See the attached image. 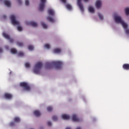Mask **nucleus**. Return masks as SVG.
<instances>
[{
  "mask_svg": "<svg viewBox=\"0 0 129 129\" xmlns=\"http://www.w3.org/2000/svg\"><path fill=\"white\" fill-rule=\"evenodd\" d=\"M63 63L60 61H55L50 62H46V68H51L52 66H54L56 69L59 70L60 68H62V65Z\"/></svg>",
  "mask_w": 129,
  "mask_h": 129,
  "instance_id": "obj_1",
  "label": "nucleus"
},
{
  "mask_svg": "<svg viewBox=\"0 0 129 129\" xmlns=\"http://www.w3.org/2000/svg\"><path fill=\"white\" fill-rule=\"evenodd\" d=\"M42 66H43L42 62H38L36 63L34 67V69H33L34 73H35V74H40Z\"/></svg>",
  "mask_w": 129,
  "mask_h": 129,
  "instance_id": "obj_2",
  "label": "nucleus"
},
{
  "mask_svg": "<svg viewBox=\"0 0 129 129\" xmlns=\"http://www.w3.org/2000/svg\"><path fill=\"white\" fill-rule=\"evenodd\" d=\"M114 20L117 24H121L122 27H124V28L126 27V23H124V22L122 21L120 16H115Z\"/></svg>",
  "mask_w": 129,
  "mask_h": 129,
  "instance_id": "obj_3",
  "label": "nucleus"
},
{
  "mask_svg": "<svg viewBox=\"0 0 129 129\" xmlns=\"http://www.w3.org/2000/svg\"><path fill=\"white\" fill-rule=\"evenodd\" d=\"M21 87H23L24 90L26 91H30L31 90V87L29 86V84L26 82H21L20 83Z\"/></svg>",
  "mask_w": 129,
  "mask_h": 129,
  "instance_id": "obj_4",
  "label": "nucleus"
},
{
  "mask_svg": "<svg viewBox=\"0 0 129 129\" xmlns=\"http://www.w3.org/2000/svg\"><path fill=\"white\" fill-rule=\"evenodd\" d=\"M46 2L47 0H40V4L39 6V10L40 12H43V11H44L45 5L46 4Z\"/></svg>",
  "mask_w": 129,
  "mask_h": 129,
  "instance_id": "obj_5",
  "label": "nucleus"
},
{
  "mask_svg": "<svg viewBox=\"0 0 129 129\" xmlns=\"http://www.w3.org/2000/svg\"><path fill=\"white\" fill-rule=\"evenodd\" d=\"M10 19L11 20L12 24L13 25H16L17 26H19V25H20V22L16 20V16H15V15H11L10 17Z\"/></svg>",
  "mask_w": 129,
  "mask_h": 129,
  "instance_id": "obj_6",
  "label": "nucleus"
},
{
  "mask_svg": "<svg viewBox=\"0 0 129 129\" xmlns=\"http://www.w3.org/2000/svg\"><path fill=\"white\" fill-rule=\"evenodd\" d=\"M3 36L5 38V39H7V40H9L10 43H13L14 42V39L11 38L9 35H8L7 33L4 32L3 33Z\"/></svg>",
  "mask_w": 129,
  "mask_h": 129,
  "instance_id": "obj_7",
  "label": "nucleus"
},
{
  "mask_svg": "<svg viewBox=\"0 0 129 129\" xmlns=\"http://www.w3.org/2000/svg\"><path fill=\"white\" fill-rule=\"evenodd\" d=\"M77 4L81 12L83 13V12H84V8L83 7L82 4H81V0H78Z\"/></svg>",
  "mask_w": 129,
  "mask_h": 129,
  "instance_id": "obj_8",
  "label": "nucleus"
},
{
  "mask_svg": "<svg viewBox=\"0 0 129 129\" xmlns=\"http://www.w3.org/2000/svg\"><path fill=\"white\" fill-rule=\"evenodd\" d=\"M72 120L77 122H79V121H80V119L77 117V115L75 114H73L72 116Z\"/></svg>",
  "mask_w": 129,
  "mask_h": 129,
  "instance_id": "obj_9",
  "label": "nucleus"
},
{
  "mask_svg": "<svg viewBox=\"0 0 129 129\" xmlns=\"http://www.w3.org/2000/svg\"><path fill=\"white\" fill-rule=\"evenodd\" d=\"M95 6L97 9H100V8L101 7V1L100 0H97L96 2Z\"/></svg>",
  "mask_w": 129,
  "mask_h": 129,
  "instance_id": "obj_10",
  "label": "nucleus"
},
{
  "mask_svg": "<svg viewBox=\"0 0 129 129\" xmlns=\"http://www.w3.org/2000/svg\"><path fill=\"white\" fill-rule=\"evenodd\" d=\"M4 96L6 99H11V98L13 97V95L10 93L5 94Z\"/></svg>",
  "mask_w": 129,
  "mask_h": 129,
  "instance_id": "obj_11",
  "label": "nucleus"
},
{
  "mask_svg": "<svg viewBox=\"0 0 129 129\" xmlns=\"http://www.w3.org/2000/svg\"><path fill=\"white\" fill-rule=\"evenodd\" d=\"M61 117H62V119H66L67 120L70 119V116H69L66 114H62Z\"/></svg>",
  "mask_w": 129,
  "mask_h": 129,
  "instance_id": "obj_12",
  "label": "nucleus"
},
{
  "mask_svg": "<svg viewBox=\"0 0 129 129\" xmlns=\"http://www.w3.org/2000/svg\"><path fill=\"white\" fill-rule=\"evenodd\" d=\"M47 13L48 14L50 15V16H55V13L54 12V11H53V10L52 9H48L47 11Z\"/></svg>",
  "mask_w": 129,
  "mask_h": 129,
  "instance_id": "obj_13",
  "label": "nucleus"
},
{
  "mask_svg": "<svg viewBox=\"0 0 129 129\" xmlns=\"http://www.w3.org/2000/svg\"><path fill=\"white\" fill-rule=\"evenodd\" d=\"M33 113H34V115L37 117L40 116V115H41V112H40V111H39V110L34 111Z\"/></svg>",
  "mask_w": 129,
  "mask_h": 129,
  "instance_id": "obj_14",
  "label": "nucleus"
},
{
  "mask_svg": "<svg viewBox=\"0 0 129 129\" xmlns=\"http://www.w3.org/2000/svg\"><path fill=\"white\" fill-rule=\"evenodd\" d=\"M46 20L49 21V22H50V23H54V22H55V20L51 16H48L46 18Z\"/></svg>",
  "mask_w": 129,
  "mask_h": 129,
  "instance_id": "obj_15",
  "label": "nucleus"
},
{
  "mask_svg": "<svg viewBox=\"0 0 129 129\" xmlns=\"http://www.w3.org/2000/svg\"><path fill=\"white\" fill-rule=\"evenodd\" d=\"M28 25H30V26H32V27H37L38 26V24L37 23L34 22V21H31L29 23Z\"/></svg>",
  "mask_w": 129,
  "mask_h": 129,
  "instance_id": "obj_16",
  "label": "nucleus"
},
{
  "mask_svg": "<svg viewBox=\"0 0 129 129\" xmlns=\"http://www.w3.org/2000/svg\"><path fill=\"white\" fill-rule=\"evenodd\" d=\"M122 68L124 69V70H129V64L124 63L123 64Z\"/></svg>",
  "mask_w": 129,
  "mask_h": 129,
  "instance_id": "obj_17",
  "label": "nucleus"
},
{
  "mask_svg": "<svg viewBox=\"0 0 129 129\" xmlns=\"http://www.w3.org/2000/svg\"><path fill=\"white\" fill-rule=\"evenodd\" d=\"M4 4L7 6V7H11V2L8 0L4 1Z\"/></svg>",
  "mask_w": 129,
  "mask_h": 129,
  "instance_id": "obj_18",
  "label": "nucleus"
},
{
  "mask_svg": "<svg viewBox=\"0 0 129 129\" xmlns=\"http://www.w3.org/2000/svg\"><path fill=\"white\" fill-rule=\"evenodd\" d=\"M53 52L54 53H55V54H58V53H60L61 52V49L59 48H55L53 50Z\"/></svg>",
  "mask_w": 129,
  "mask_h": 129,
  "instance_id": "obj_19",
  "label": "nucleus"
},
{
  "mask_svg": "<svg viewBox=\"0 0 129 129\" xmlns=\"http://www.w3.org/2000/svg\"><path fill=\"white\" fill-rule=\"evenodd\" d=\"M88 10L90 12V13H94L95 12L94 8L91 6L89 7Z\"/></svg>",
  "mask_w": 129,
  "mask_h": 129,
  "instance_id": "obj_20",
  "label": "nucleus"
},
{
  "mask_svg": "<svg viewBox=\"0 0 129 129\" xmlns=\"http://www.w3.org/2000/svg\"><path fill=\"white\" fill-rule=\"evenodd\" d=\"M123 29L125 30V32L127 35H129V29H127V24H126V27H123Z\"/></svg>",
  "mask_w": 129,
  "mask_h": 129,
  "instance_id": "obj_21",
  "label": "nucleus"
},
{
  "mask_svg": "<svg viewBox=\"0 0 129 129\" xmlns=\"http://www.w3.org/2000/svg\"><path fill=\"white\" fill-rule=\"evenodd\" d=\"M41 25L43 29H47L48 28V26L43 22H41Z\"/></svg>",
  "mask_w": 129,
  "mask_h": 129,
  "instance_id": "obj_22",
  "label": "nucleus"
},
{
  "mask_svg": "<svg viewBox=\"0 0 129 129\" xmlns=\"http://www.w3.org/2000/svg\"><path fill=\"white\" fill-rule=\"evenodd\" d=\"M11 53H12V54H17V53H18L17 49H14V48L11 49Z\"/></svg>",
  "mask_w": 129,
  "mask_h": 129,
  "instance_id": "obj_23",
  "label": "nucleus"
},
{
  "mask_svg": "<svg viewBox=\"0 0 129 129\" xmlns=\"http://www.w3.org/2000/svg\"><path fill=\"white\" fill-rule=\"evenodd\" d=\"M14 120L15 122H20L21 119L18 117H16L14 118Z\"/></svg>",
  "mask_w": 129,
  "mask_h": 129,
  "instance_id": "obj_24",
  "label": "nucleus"
},
{
  "mask_svg": "<svg viewBox=\"0 0 129 129\" xmlns=\"http://www.w3.org/2000/svg\"><path fill=\"white\" fill-rule=\"evenodd\" d=\"M125 13L126 16H129V8H126L125 9Z\"/></svg>",
  "mask_w": 129,
  "mask_h": 129,
  "instance_id": "obj_25",
  "label": "nucleus"
},
{
  "mask_svg": "<svg viewBox=\"0 0 129 129\" xmlns=\"http://www.w3.org/2000/svg\"><path fill=\"white\" fill-rule=\"evenodd\" d=\"M28 49L30 51H33V50H34V46H33L32 45H28Z\"/></svg>",
  "mask_w": 129,
  "mask_h": 129,
  "instance_id": "obj_26",
  "label": "nucleus"
},
{
  "mask_svg": "<svg viewBox=\"0 0 129 129\" xmlns=\"http://www.w3.org/2000/svg\"><path fill=\"white\" fill-rule=\"evenodd\" d=\"M66 8L67 9H68V10H72V6H71V5L69 4H68L66 5Z\"/></svg>",
  "mask_w": 129,
  "mask_h": 129,
  "instance_id": "obj_27",
  "label": "nucleus"
},
{
  "mask_svg": "<svg viewBox=\"0 0 129 129\" xmlns=\"http://www.w3.org/2000/svg\"><path fill=\"white\" fill-rule=\"evenodd\" d=\"M17 44V46H19V47H23V46H24V43H23L22 42H18Z\"/></svg>",
  "mask_w": 129,
  "mask_h": 129,
  "instance_id": "obj_28",
  "label": "nucleus"
},
{
  "mask_svg": "<svg viewBox=\"0 0 129 129\" xmlns=\"http://www.w3.org/2000/svg\"><path fill=\"white\" fill-rule=\"evenodd\" d=\"M47 111H52V110H53V107H52L51 106H48L47 108Z\"/></svg>",
  "mask_w": 129,
  "mask_h": 129,
  "instance_id": "obj_29",
  "label": "nucleus"
},
{
  "mask_svg": "<svg viewBox=\"0 0 129 129\" xmlns=\"http://www.w3.org/2000/svg\"><path fill=\"white\" fill-rule=\"evenodd\" d=\"M17 29L19 32H21V31H23V28L21 26H17Z\"/></svg>",
  "mask_w": 129,
  "mask_h": 129,
  "instance_id": "obj_30",
  "label": "nucleus"
},
{
  "mask_svg": "<svg viewBox=\"0 0 129 129\" xmlns=\"http://www.w3.org/2000/svg\"><path fill=\"white\" fill-rule=\"evenodd\" d=\"M24 55V52H19L18 53V56H19V57H23Z\"/></svg>",
  "mask_w": 129,
  "mask_h": 129,
  "instance_id": "obj_31",
  "label": "nucleus"
},
{
  "mask_svg": "<svg viewBox=\"0 0 129 129\" xmlns=\"http://www.w3.org/2000/svg\"><path fill=\"white\" fill-rule=\"evenodd\" d=\"M25 65V67L26 68H30V63L29 62H26Z\"/></svg>",
  "mask_w": 129,
  "mask_h": 129,
  "instance_id": "obj_32",
  "label": "nucleus"
},
{
  "mask_svg": "<svg viewBox=\"0 0 129 129\" xmlns=\"http://www.w3.org/2000/svg\"><path fill=\"white\" fill-rule=\"evenodd\" d=\"M99 18H100V20H103V16L101 15V14L99 13L98 14Z\"/></svg>",
  "mask_w": 129,
  "mask_h": 129,
  "instance_id": "obj_33",
  "label": "nucleus"
},
{
  "mask_svg": "<svg viewBox=\"0 0 129 129\" xmlns=\"http://www.w3.org/2000/svg\"><path fill=\"white\" fill-rule=\"evenodd\" d=\"M57 119H58V117H57V116H52V120L56 121Z\"/></svg>",
  "mask_w": 129,
  "mask_h": 129,
  "instance_id": "obj_34",
  "label": "nucleus"
},
{
  "mask_svg": "<svg viewBox=\"0 0 129 129\" xmlns=\"http://www.w3.org/2000/svg\"><path fill=\"white\" fill-rule=\"evenodd\" d=\"M45 48H46V49H50V45L49 44H46L44 45Z\"/></svg>",
  "mask_w": 129,
  "mask_h": 129,
  "instance_id": "obj_35",
  "label": "nucleus"
},
{
  "mask_svg": "<svg viewBox=\"0 0 129 129\" xmlns=\"http://www.w3.org/2000/svg\"><path fill=\"white\" fill-rule=\"evenodd\" d=\"M25 5L26 6H29V5H30V2H29V0H25Z\"/></svg>",
  "mask_w": 129,
  "mask_h": 129,
  "instance_id": "obj_36",
  "label": "nucleus"
},
{
  "mask_svg": "<svg viewBox=\"0 0 129 129\" xmlns=\"http://www.w3.org/2000/svg\"><path fill=\"white\" fill-rule=\"evenodd\" d=\"M10 126H14V125H15V122H11L10 123Z\"/></svg>",
  "mask_w": 129,
  "mask_h": 129,
  "instance_id": "obj_37",
  "label": "nucleus"
},
{
  "mask_svg": "<svg viewBox=\"0 0 129 129\" xmlns=\"http://www.w3.org/2000/svg\"><path fill=\"white\" fill-rule=\"evenodd\" d=\"M47 125H48V126H51V125H52V123L51 122V121H48L47 122Z\"/></svg>",
  "mask_w": 129,
  "mask_h": 129,
  "instance_id": "obj_38",
  "label": "nucleus"
},
{
  "mask_svg": "<svg viewBox=\"0 0 129 129\" xmlns=\"http://www.w3.org/2000/svg\"><path fill=\"white\" fill-rule=\"evenodd\" d=\"M17 2L19 5H22V0H17Z\"/></svg>",
  "mask_w": 129,
  "mask_h": 129,
  "instance_id": "obj_39",
  "label": "nucleus"
},
{
  "mask_svg": "<svg viewBox=\"0 0 129 129\" xmlns=\"http://www.w3.org/2000/svg\"><path fill=\"white\" fill-rule=\"evenodd\" d=\"M0 53H3V48L2 47H0Z\"/></svg>",
  "mask_w": 129,
  "mask_h": 129,
  "instance_id": "obj_40",
  "label": "nucleus"
},
{
  "mask_svg": "<svg viewBox=\"0 0 129 129\" xmlns=\"http://www.w3.org/2000/svg\"><path fill=\"white\" fill-rule=\"evenodd\" d=\"M61 2H62V3H63V4H66V0H61Z\"/></svg>",
  "mask_w": 129,
  "mask_h": 129,
  "instance_id": "obj_41",
  "label": "nucleus"
},
{
  "mask_svg": "<svg viewBox=\"0 0 129 129\" xmlns=\"http://www.w3.org/2000/svg\"><path fill=\"white\" fill-rule=\"evenodd\" d=\"M3 18V19H7V16L6 15H4Z\"/></svg>",
  "mask_w": 129,
  "mask_h": 129,
  "instance_id": "obj_42",
  "label": "nucleus"
},
{
  "mask_svg": "<svg viewBox=\"0 0 129 129\" xmlns=\"http://www.w3.org/2000/svg\"><path fill=\"white\" fill-rule=\"evenodd\" d=\"M89 0H84V2H85V3H87V2H88Z\"/></svg>",
  "mask_w": 129,
  "mask_h": 129,
  "instance_id": "obj_43",
  "label": "nucleus"
},
{
  "mask_svg": "<svg viewBox=\"0 0 129 129\" xmlns=\"http://www.w3.org/2000/svg\"><path fill=\"white\" fill-rule=\"evenodd\" d=\"M66 129H71V128L70 127H67Z\"/></svg>",
  "mask_w": 129,
  "mask_h": 129,
  "instance_id": "obj_44",
  "label": "nucleus"
},
{
  "mask_svg": "<svg viewBox=\"0 0 129 129\" xmlns=\"http://www.w3.org/2000/svg\"><path fill=\"white\" fill-rule=\"evenodd\" d=\"M76 129H81V128L80 127H78Z\"/></svg>",
  "mask_w": 129,
  "mask_h": 129,
  "instance_id": "obj_45",
  "label": "nucleus"
}]
</instances>
